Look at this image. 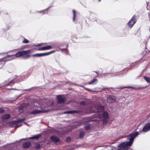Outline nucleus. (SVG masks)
<instances>
[{
    "instance_id": "1",
    "label": "nucleus",
    "mask_w": 150,
    "mask_h": 150,
    "mask_svg": "<svg viewBox=\"0 0 150 150\" xmlns=\"http://www.w3.org/2000/svg\"><path fill=\"white\" fill-rule=\"evenodd\" d=\"M150 130V123H148L145 125L142 131L140 130L139 132H136L127 136V139L129 140V141L124 142L120 144L118 146L119 149L117 150H128L129 147L132 145L134 139L139 134V133H141L142 132H146ZM112 150H117L114 147L112 149Z\"/></svg>"
},
{
    "instance_id": "2",
    "label": "nucleus",
    "mask_w": 150,
    "mask_h": 150,
    "mask_svg": "<svg viewBox=\"0 0 150 150\" xmlns=\"http://www.w3.org/2000/svg\"><path fill=\"white\" fill-rule=\"evenodd\" d=\"M95 108H96V110L92 111V112H96L94 117L97 119L95 120L98 121L102 120L103 125L106 124L109 117L108 113L103 111V107L102 106L98 105L97 107H96Z\"/></svg>"
},
{
    "instance_id": "3",
    "label": "nucleus",
    "mask_w": 150,
    "mask_h": 150,
    "mask_svg": "<svg viewBox=\"0 0 150 150\" xmlns=\"http://www.w3.org/2000/svg\"><path fill=\"white\" fill-rule=\"evenodd\" d=\"M55 50L51 51L49 52H44L40 53H36L34 54H32L31 53L33 52V50H29L25 51H20L22 56L25 55V56H43L48 55L54 52Z\"/></svg>"
},
{
    "instance_id": "4",
    "label": "nucleus",
    "mask_w": 150,
    "mask_h": 150,
    "mask_svg": "<svg viewBox=\"0 0 150 150\" xmlns=\"http://www.w3.org/2000/svg\"><path fill=\"white\" fill-rule=\"evenodd\" d=\"M34 105L37 108H40L41 109L40 110L37 109L33 110L30 112V114L35 115L36 114L43 113L47 112L46 110H43V107L42 105H40L38 103H35L34 104Z\"/></svg>"
},
{
    "instance_id": "5",
    "label": "nucleus",
    "mask_w": 150,
    "mask_h": 150,
    "mask_svg": "<svg viewBox=\"0 0 150 150\" xmlns=\"http://www.w3.org/2000/svg\"><path fill=\"white\" fill-rule=\"evenodd\" d=\"M137 21L136 17L134 15L127 23V25L129 28H131Z\"/></svg>"
},
{
    "instance_id": "6",
    "label": "nucleus",
    "mask_w": 150,
    "mask_h": 150,
    "mask_svg": "<svg viewBox=\"0 0 150 150\" xmlns=\"http://www.w3.org/2000/svg\"><path fill=\"white\" fill-rule=\"evenodd\" d=\"M9 52L0 53V56H22L20 51L18 52L15 54L11 55H8Z\"/></svg>"
},
{
    "instance_id": "7",
    "label": "nucleus",
    "mask_w": 150,
    "mask_h": 150,
    "mask_svg": "<svg viewBox=\"0 0 150 150\" xmlns=\"http://www.w3.org/2000/svg\"><path fill=\"white\" fill-rule=\"evenodd\" d=\"M6 26L5 28L2 29L4 31H5L9 29L11 27V20L10 19L8 21H6L5 22Z\"/></svg>"
},
{
    "instance_id": "8",
    "label": "nucleus",
    "mask_w": 150,
    "mask_h": 150,
    "mask_svg": "<svg viewBox=\"0 0 150 150\" xmlns=\"http://www.w3.org/2000/svg\"><path fill=\"white\" fill-rule=\"evenodd\" d=\"M116 98L113 96L110 95L108 96L107 101L109 103H112L115 102L116 100Z\"/></svg>"
},
{
    "instance_id": "9",
    "label": "nucleus",
    "mask_w": 150,
    "mask_h": 150,
    "mask_svg": "<svg viewBox=\"0 0 150 150\" xmlns=\"http://www.w3.org/2000/svg\"><path fill=\"white\" fill-rule=\"evenodd\" d=\"M51 7V6H49L48 8H46L45 9L40 11H37V12L41 13H42V15L47 14L48 13V10Z\"/></svg>"
},
{
    "instance_id": "10",
    "label": "nucleus",
    "mask_w": 150,
    "mask_h": 150,
    "mask_svg": "<svg viewBox=\"0 0 150 150\" xmlns=\"http://www.w3.org/2000/svg\"><path fill=\"white\" fill-rule=\"evenodd\" d=\"M90 19L93 22L97 21V16L95 14H92L90 16Z\"/></svg>"
},
{
    "instance_id": "11",
    "label": "nucleus",
    "mask_w": 150,
    "mask_h": 150,
    "mask_svg": "<svg viewBox=\"0 0 150 150\" xmlns=\"http://www.w3.org/2000/svg\"><path fill=\"white\" fill-rule=\"evenodd\" d=\"M57 98L59 103H63L65 101V99L64 98L62 97L61 96H58L57 97Z\"/></svg>"
},
{
    "instance_id": "12",
    "label": "nucleus",
    "mask_w": 150,
    "mask_h": 150,
    "mask_svg": "<svg viewBox=\"0 0 150 150\" xmlns=\"http://www.w3.org/2000/svg\"><path fill=\"white\" fill-rule=\"evenodd\" d=\"M72 11L73 12V21L75 23H76L77 22V17L76 12L74 10H73Z\"/></svg>"
},
{
    "instance_id": "13",
    "label": "nucleus",
    "mask_w": 150,
    "mask_h": 150,
    "mask_svg": "<svg viewBox=\"0 0 150 150\" xmlns=\"http://www.w3.org/2000/svg\"><path fill=\"white\" fill-rule=\"evenodd\" d=\"M50 139L52 142H57L60 141V139L58 137L52 136L50 137Z\"/></svg>"
},
{
    "instance_id": "14",
    "label": "nucleus",
    "mask_w": 150,
    "mask_h": 150,
    "mask_svg": "<svg viewBox=\"0 0 150 150\" xmlns=\"http://www.w3.org/2000/svg\"><path fill=\"white\" fill-rule=\"evenodd\" d=\"M40 137H41V135H40L37 134V135H35V136H34L33 137H28V138H26L25 139H38L39 138H40ZM24 139H21V140L20 141H21V140Z\"/></svg>"
},
{
    "instance_id": "15",
    "label": "nucleus",
    "mask_w": 150,
    "mask_h": 150,
    "mask_svg": "<svg viewBox=\"0 0 150 150\" xmlns=\"http://www.w3.org/2000/svg\"><path fill=\"white\" fill-rule=\"evenodd\" d=\"M68 46V45H67V47L66 48H60L59 50H60L62 52L63 51H65V53L67 55H70L69 54V51L67 48Z\"/></svg>"
},
{
    "instance_id": "16",
    "label": "nucleus",
    "mask_w": 150,
    "mask_h": 150,
    "mask_svg": "<svg viewBox=\"0 0 150 150\" xmlns=\"http://www.w3.org/2000/svg\"><path fill=\"white\" fill-rule=\"evenodd\" d=\"M31 143L30 142H27L24 143L23 144V147L25 148H28L30 145Z\"/></svg>"
},
{
    "instance_id": "17",
    "label": "nucleus",
    "mask_w": 150,
    "mask_h": 150,
    "mask_svg": "<svg viewBox=\"0 0 150 150\" xmlns=\"http://www.w3.org/2000/svg\"><path fill=\"white\" fill-rule=\"evenodd\" d=\"M10 116V115L9 114H6L3 115L2 118L3 119L6 120L9 118Z\"/></svg>"
},
{
    "instance_id": "18",
    "label": "nucleus",
    "mask_w": 150,
    "mask_h": 150,
    "mask_svg": "<svg viewBox=\"0 0 150 150\" xmlns=\"http://www.w3.org/2000/svg\"><path fill=\"white\" fill-rule=\"evenodd\" d=\"M144 78L146 81L148 83L150 82V78L147 76H144Z\"/></svg>"
},
{
    "instance_id": "19",
    "label": "nucleus",
    "mask_w": 150,
    "mask_h": 150,
    "mask_svg": "<svg viewBox=\"0 0 150 150\" xmlns=\"http://www.w3.org/2000/svg\"><path fill=\"white\" fill-rule=\"evenodd\" d=\"M45 50H48L50 49H51L52 48V46L50 45H47L45 46H44Z\"/></svg>"
},
{
    "instance_id": "20",
    "label": "nucleus",
    "mask_w": 150,
    "mask_h": 150,
    "mask_svg": "<svg viewBox=\"0 0 150 150\" xmlns=\"http://www.w3.org/2000/svg\"><path fill=\"white\" fill-rule=\"evenodd\" d=\"M97 81H98L96 79H94L91 82L89 83L88 84H93L95 83H97Z\"/></svg>"
},
{
    "instance_id": "21",
    "label": "nucleus",
    "mask_w": 150,
    "mask_h": 150,
    "mask_svg": "<svg viewBox=\"0 0 150 150\" xmlns=\"http://www.w3.org/2000/svg\"><path fill=\"white\" fill-rule=\"evenodd\" d=\"M76 112V111H70L65 112L64 113L65 114H71Z\"/></svg>"
},
{
    "instance_id": "22",
    "label": "nucleus",
    "mask_w": 150,
    "mask_h": 150,
    "mask_svg": "<svg viewBox=\"0 0 150 150\" xmlns=\"http://www.w3.org/2000/svg\"><path fill=\"white\" fill-rule=\"evenodd\" d=\"M84 134V131H81L80 132V134L79 135V137L80 138H82Z\"/></svg>"
},
{
    "instance_id": "23",
    "label": "nucleus",
    "mask_w": 150,
    "mask_h": 150,
    "mask_svg": "<svg viewBox=\"0 0 150 150\" xmlns=\"http://www.w3.org/2000/svg\"><path fill=\"white\" fill-rule=\"evenodd\" d=\"M29 42V41L27 39L24 38L23 41V43H28Z\"/></svg>"
},
{
    "instance_id": "24",
    "label": "nucleus",
    "mask_w": 150,
    "mask_h": 150,
    "mask_svg": "<svg viewBox=\"0 0 150 150\" xmlns=\"http://www.w3.org/2000/svg\"><path fill=\"white\" fill-rule=\"evenodd\" d=\"M13 84H14V83H13V81H11L8 84H7L6 85V86H12Z\"/></svg>"
},
{
    "instance_id": "25",
    "label": "nucleus",
    "mask_w": 150,
    "mask_h": 150,
    "mask_svg": "<svg viewBox=\"0 0 150 150\" xmlns=\"http://www.w3.org/2000/svg\"><path fill=\"white\" fill-rule=\"evenodd\" d=\"M40 146L39 144H37L35 146V148L36 149H38L40 148Z\"/></svg>"
},
{
    "instance_id": "26",
    "label": "nucleus",
    "mask_w": 150,
    "mask_h": 150,
    "mask_svg": "<svg viewBox=\"0 0 150 150\" xmlns=\"http://www.w3.org/2000/svg\"><path fill=\"white\" fill-rule=\"evenodd\" d=\"M90 127V125L88 124L87 125H86L85 126V129L86 130L88 129Z\"/></svg>"
},
{
    "instance_id": "27",
    "label": "nucleus",
    "mask_w": 150,
    "mask_h": 150,
    "mask_svg": "<svg viewBox=\"0 0 150 150\" xmlns=\"http://www.w3.org/2000/svg\"><path fill=\"white\" fill-rule=\"evenodd\" d=\"M71 140V138L70 137H69L67 138L66 139V141L67 142H69Z\"/></svg>"
},
{
    "instance_id": "28",
    "label": "nucleus",
    "mask_w": 150,
    "mask_h": 150,
    "mask_svg": "<svg viewBox=\"0 0 150 150\" xmlns=\"http://www.w3.org/2000/svg\"><path fill=\"white\" fill-rule=\"evenodd\" d=\"M146 54H147V52H146V50L144 51L142 53V54L143 55L142 56H144L145 55H146Z\"/></svg>"
},
{
    "instance_id": "29",
    "label": "nucleus",
    "mask_w": 150,
    "mask_h": 150,
    "mask_svg": "<svg viewBox=\"0 0 150 150\" xmlns=\"http://www.w3.org/2000/svg\"><path fill=\"white\" fill-rule=\"evenodd\" d=\"M38 50H45L44 46L39 48L38 49Z\"/></svg>"
},
{
    "instance_id": "30",
    "label": "nucleus",
    "mask_w": 150,
    "mask_h": 150,
    "mask_svg": "<svg viewBox=\"0 0 150 150\" xmlns=\"http://www.w3.org/2000/svg\"><path fill=\"white\" fill-rule=\"evenodd\" d=\"M146 4H147V10H149V7H148V5H149V2H146Z\"/></svg>"
},
{
    "instance_id": "31",
    "label": "nucleus",
    "mask_w": 150,
    "mask_h": 150,
    "mask_svg": "<svg viewBox=\"0 0 150 150\" xmlns=\"http://www.w3.org/2000/svg\"><path fill=\"white\" fill-rule=\"evenodd\" d=\"M80 104L81 105H84L86 104L85 103L84 101L81 102Z\"/></svg>"
},
{
    "instance_id": "32",
    "label": "nucleus",
    "mask_w": 150,
    "mask_h": 150,
    "mask_svg": "<svg viewBox=\"0 0 150 150\" xmlns=\"http://www.w3.org/2000/svg\"><path fill=\"white\" fill-rule=\"evenodd\" d=\"M4 111V110L2 108H0V112L1 113H3Z\"/></svg>"
},
{
    "instance_id": "33",
    "label": "nucleus",
    "mask_w": 150,
    "mask_h": 150,
    "mask_svg": "<svg viewBox=\"0 0 150 150\" xmlns=\"http://www.w3.org/2000/svg\"><path fill=\"white\" fill-rule=\"evenodd\" d=\"M41 45V44H38L37 45H36V46H40Z\"/></svg>"
},
{
    "instance_id": "34",
    "label": "nucleus",
    "mask_w": 150,
    "mask_h": 150,
    "mask_svg": "<svg viewBox=\"0 0 150 150\" xmlns=\"http://www.w3.org/2000/svg\"><path fill=\"white\" fill-rule=\"evenodd\" d=\"M29 57H23L24 59H28V58Z\"/></svg>"
},
{
    "instance_id": "35",
    "label": "nucleus",
    "mask_w": 150,
    "mask_h": 150,
    "mask_svg": "<svg viewBox=\"0 0 150 150\" xmlns=\"http://www.w3.org/2000/svg\"><path fill=\"white\" fill-rule=\"evenodd\" d=\"M149 14V18H150V12H149L148 13Z\"/></svg>"
},
{
    "instance_id": "36",
    "label": "nucleus",
    "mask_w": 150,
    "mask_h": 150,
    "mask_svg": "<svg viewBox=\"0 0 150 150\" xmlns=\"http://www.w3.org/2000/svg\"><path fill=\"white\" fill-rule=\"evenodd\" d=\"M11 90H15V89H13V88H11Z\"/></svg>"
},
{
    "instance_id": "37",
    "label": "nucleus",
    "mask_w": 150,
    "mask_h": 150,
    "mask_svg": "<svg viewBox=\"0 0 150 150\" xmlns=\"http://www.w3.org/2000/svg\"><path fill=\"white\" fill-rule=\"evenodd\" d=\"M80 26H81V29H82V26H81V25H80Z\"/></svg>"
},
{
    "instance_id": "38",
    "label": "nucleus",
    "mask_w": 150,
    "mask_h": 150,
    "mask_svg": "<svg viewBox=\"0 0 150 150\" xmlns=\"http://www.w3.org/2000/svg\"><path fill=\"white\" fill-rule=\"evenodd\" d=\"M2 61V59H0V62H1V61Z\"/></svg>"
},
{
    "instance_id": "39",
    "label": "nucleus",
    "mask_w": 150,
    "mask_h": 150,
    "mask_svg": "<svg viewBox=\"0 0 150 150\" xmlns=\"http://www.w3.org/2000/svg\"><path fill=\"white\" fill-rule=\"evenodd\" d=\"M8 14V13H5V14H6H6Z\"/></svg>"
},
{
    "instance_id": "40",
    "label": "nucleus",
    "mask_w": 150,
    "mask_h": 150,
    "mask_svg": "<svg viewBox=\"0 0 150 150\" xmlns=\"http://www.w3.org/2000/svg\"><path fill=\"white\" fill-rule=\"evenodd\" d=\"M101 0H99V1H101Z\"/></svg>"
},
{
    "instance_id": "41",
    "label": "nucleus",
    "mask_w": 150,
    "mask_h": 150,
    "mask_svg": "<svg viewBox=\"0 0 150 150\" xmlns=\"http://www.w3.org/2000/svg\"><path fill=\"white\" fill-rule=\"evenodd\" d=\"M13 51H11V52H13Z\"/></svg>"
},
{
    "instance_id": "42",
    "label": "nucleus",
    "mask_w": 150,
    "mask_h": 150,
    "mask_svg": "<svg viewBox=\"0 0 150 150\" xmlns=\"http://www.w3.org/2000/svg\"><path fill=\"white\" fill-rule=\"evenodd\" d=\"M130 87H127V88H130Z\"/></svg>"
},
{
    "instance_id": "43",
    "label": "nucleus",
    "mask_w": 150,
    "mask_h": 150,
    "mask_svg": "<svg viewBox=\"0 0 150 150\" xmlns=\"http://www.w3.org/2000/svg\"><path fill=\"white\" fill-rule=\"evenodd\" d=\"M1 13L0 12V14H1Z\"/></svg>"
},
{
    "instance_id": "44",
    "label": "nucleus",
    "mask_w": 150,
    "mask_h": 150,
    "mask_svg": "<svg viewBox=\"0 0 150 150\" xmlns=\"http://www.w3.org/2000/svg\"><path fill=\"white\" fill-rule=\"evenodd\" d=\"M72 150H74L73 149H72Z\"/></svg>"
}]
</instances>
